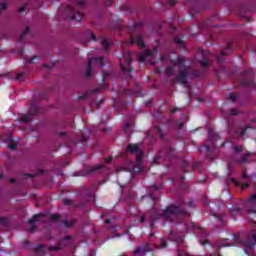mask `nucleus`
Returning <instances> with one entry per match:
<instances>
[{"instance_id": "f257e3e1", "label": "nucleus", "mask_w": 256, "mask_h": 256, "mask_svg": "<svg viewBox=\"0 0 256 256\" xmlns=\"http://www.w3.org/2000/svg\"><path fill=\"white\" fill-rule=\"evenodd\" d=\"M184 205L185 201L183 200V197H179L178 205L171 204L170 206L166 207L162 213L158 214L156 218H154V221H157L159 217H166V219H171L173 215H189L188 211L183 207Z\"/></svg>"}, {"instance_id": "f03ea898", "label": "nucleus", "mask_w": 256, "mask_h": 256, "mask_svg": "<svg viewBox=\"0 0 256 256\" xmlns=\"http://www.w3.org/2000/svg\"><path fill=\"white\" fill-rule=\"evenodd\" d=\"M219 141V135L215 133V131L209 130L208 132V144H204L199 148V151L201 153H204L208 159H215V156H213L211 153H219V150H217V142Z\"/></svg>"}, {"instance_id": "7ed1b4c3", "label": "nucleus", "mask_w": 256, "mask_h": 256, "mask_svg": "<svg viewBox=\"0 0 256 256\" xmlns=\"http://www.w3.org/2000/svg\"><path fill=\"white\" fill-rule=\"evenodd\" d=\"M73 6L69 5L65 9V13L69 21H77L78 23L83 21V12L81 7H85L87 2L85 0H73Z\"/></svg>"}, {"instance_id": "20e7f679", "label": "nucleus", "mask_w": 256, "mask_h": 256, "mask_svg": "<svg viewBox=\"0 0 256 256\" xmlns=\"http://www.w3.org/2000/svg\"><path fill=\"white\" fill-rule=\"evenodd\" d=\"M120 69L124 73H131L133 71V52L124 50L122 53V57L119 59Z\"/></svg>"}, {"instance_id": "39448f33", "label": "nucleus", "mask_w": 256, "mask_h": 256, "mask_svg": "<svg viewBox=\"0 0 256 256\" xmlns=\"http://www.w3.org/2000/svg\"><path fill=\"white\" fill-rule=\"evenodd\" d=\"M173 157H175V149L168 146L159 151L158 155L153 159V164L159 165L166 159H173Z\"/></svg>"}, {"instance_id": "423d86ee", "label": "nucleus", "mask_w": 256, "mask_h": 256, "mask_svg": "<svg viewBox=\"0 0 256 256\" xmlns=\"http://www.w3.org/2000/svg\"><path fill=\"white\" fill-rule=\"evenodd\" d=\"M247 129H251V125H247L246 127H243L241 124H236L234 126L231 125V123L228 124V132L230 135H236V137H244L247 133Z\"/></svg>"}, {"instance_id": "0eeeda50", "label": "nucleus", "mask_w": 256, "mask_h": 256, "mask_svg": "<svg viewBox=\"0 0 256 256\" xmlns=\"http://www.w3.org/2000/svg\"><path fill=\"white\" fill-rule=\"evenodd\" d=\"M93 63H96L97 65H99V67H105V58L104 57H98V58H92L90 60H88L87 63V69L85 71V77H87V79H91L92 77V71H93Z\"/></svg>"}, {"instance_id": "6e6552de", "label": "nucleus", "mask_w": 256, "mask_h": 256, "mask_svg": "<svg viewBox=\"0 0 256 256\" xmlns=\"http://www.w3.org/2000/svg\"><path fill=\"white\" fill-rule=\"evenodd\" d=\"M126 151L136 155V165H142L143 163V151L139 148L137 144H129Z\"/></svg>"}, {"instance_id": "1a4fd4ad", "label": "nucleus", "mask_w": 256, "mask_h": 256, "mask_svg": "<svg viewBox=\"0 0 256 256\" xmlns=\"http://www.w3.org/2000/svg\"><path fill=\"white\" fill-rule=\"evenodd\" d=\"M72 238L73 237L71 235L60 238V243L56 246H49L48 251H61L65 249V247L69 246V243H67V241H71Z\"/></svg>"}, {"instance_id": "9d476101", "label": "nucleus", "mask_w": 256, "mask_h": 256, "mask_svg": "<svg viewBox=\"0 0 256 256\" xmlns=\"http://www.w3.org/2000/svg\"><path fill=\"white\" fill-rule=\"evenodd\" d=\"M144 37L143 34L138 36L132 35L128 41V45H137L140 49H145V41H143Z\"/></svg>"}, {"instance_id": "9b49d317", "label": "nucleus", "mask_w": 256, "mask_h": 256, "mask_svg": "<svg viewBox=\"0 0 256 256\" xmlns=\"http://www.w3.org/2000/svg\"><path fill=\"white\" fill-rule=\"evenodd\" d=\"M151 251H153L151 244L143 243L134 250V255H147V253H151Z\"/></svg>"}, {"instance_id": "f8f14e48", "label": "nucleus", "mask_w": 256, "mask_h": 256, "mask_svg": "<svg viewBox=\"0 0 256 256\" xmlns=\"http://www.w3.org/2000/svg\"><path fill=\"white\" fill-rule=\"evenodd\" d=\"M246 203L252 204V205L248 206L247 213L249 215H251V214L255 215V213H256V192L248 197V199L246 200Z\"/></svg>"}, {"instance_id": "ddd939ff", "label": "nucleus", "mask_w": 256, "mask_h": 256, "mask_svg": "<svg viewBox=\"0 0 256 256\" xmlns=\"http://www.w3.org/2000/svg\"><path fill=\"white\" fill-rule=\"evenodd\" d=\"M43 217L45 216L42 214H35L30 220H28V223L30 224L29 233H35V231H37V225H35V223H37V221H44L41 220Z\"/></svg>"}, {"instance_id": "4468645a", "label": "nucleus", "mask_w": 256, "mask_h": 256, "mask_svg": "<svg viewBox=\"0 0 256 256\" xmlns=\"http://www.w3.org/2000/svg\"><path fill=\"white\" fill-rule=\"evenodd\" d=\"M188 75V72H185V70H179V73L175 78L176 83L187 85V83H189Z\"/></svg>"}, {"instance_id": "2eb2a0df", "label": "nucleus", "mask_w": 256, "mask_h": 256, "mask_svg": "<svg viewBox=\"0 0 256 256\" xmlns=\"http://www.w3.org/2000/svg\"><path fill=\"white\" fill-rule=\"evenodd\" d=\"M103 165H97L95 167L90 168L89 170L85 171H81V172H75L74 173V177H85V175H89L91 173H95V171H101V169H103Z\"/></svg>"}, {"instance_id": "dca6fc26", "label": "nucleus", "mask_w": 256, "mask_h": 256, "mask_svg": "<svg viewBox=\"0 0 256 256\" xmlns=\"http://www.w3.org/2000/svg\"><path fill=\"white\" fill-rule=\"evenodd\" d=\"M229 53H232L231 44H228V46L225 48V50L220 52V55L216 56L218 63H225V59H223L221 57H225V55H229Z\"/></svg>"}, {"instance_id": "f3484780", "label": "nucleus", "mask_w": 256, "mask_h": 256, "mask_svg": "<svg viewBox=\"0 0 256 256\" xmlns=\"http://www.w3.org/2000/svg\"><path fill=\"white\" fill-rule=\"evenodd\" d=\"M95 191H97V184H93L90 188L84 190V195L88 199H95Z\"/></svg>"}, {"instance_id": "a211bd4d", "label": "nucleus", "mask_w": 256, "mask_h": 256, "mask_svg": "<svg viewBox=\"0 0 256 256\" xmlns=\"http://www.w3.org/2000/svg\"><path fill=\"white\" fill-rule=\"evenodd\" d=\"M244 79L240 81V85H243L244 87H254L255 86V80L247 78V72H244Z\"/></svg>"}, {"instance_id": "6ab92c4d", "label": "nucleus", "mask_w": 256, "mask_h": 256, "mask_svg": "<svg viewBox=\"0 0 256 256\" xmlns=\"http://www.w3.org/2000/svg\"><path fill=\"white\" fill-rule=\"evenodd\" d=\"M189 169H191V164L189 161L183 159L181 160V171L182 173H189Z\"/></svg>"}, {"instance_id": "aec40b11", "label": "nucleus", "mask_w": 256, "mask_h": 256, "mask_svg": "<svg viewBox=\"0 0 256 256\" xmlns=\"http://www.w3.org/2000/svg\"><path fill=\"white\" fill-rule=\"evenodd\" d=\"M101 89H105V85H103L101 88H97V89L88 91V93L80 96L79 99H87V97H89V95H93V93H99V91H101Z\"/></svg>"}, {"instance_id": "412c9836", "label": "nucleus", "mask_w": 256, "mask_h": 256, "mask_svg": "<svg viewBox=\"0 0 256 256\" xmlns=\"http://www.w3.org/2000/svg\"><path fill=\"white\" fill-rule=\"evenodd\" d=\"M41 111L39 110V106L35 103L30 104V115H39Z\"/></svg>"}, {"instance_id": "4be33fe9", "label": "nucleus", "mask_w": 256, "mask_h": 256, "mask_svg": "<svg viewBox=\"0 0 256 256\" xmlns=\"http://www.w3.org/2000/svg\"><path fill=\"white\" fill-rule=\"evenodd\" d=\"M212 216L217 219V221L220 223L222 227H224V225H227V220H225V215H217L213 213Z\"/></svg>"}, {"instance_id": "5701e85b", "label": "nucleus", "mask_w": 256, "mask_h": 256, "mask_svg": "<svg viewBox=\"0 0 256 256\" xmlns=\"http://www.w3.org/2000/svg\"><path fill=\"white\" fill-rule=\"evenodd\" d=\"M45 245L39 244L37 247L34 248V253L36 255H45Z\"/></svg>"}, {"instance_id": "b1692460", "label": "nucleus", "mask_w": 256, "mask_h": 256, "mask_svg": "<svg viewBox=\"0 0 256 256\" xmlns=\"http://www.w3.org/2000/svg\"><path fill=\"white\" fill-rule=\"evenodd\" d=\"M154 247L155 249H167V240L161 238L160 244H155Z\"/></svg>"}, {"instance_id": "393cba45", "label": "nucleus", "mask_w": 256, "mask_h": 256, "mask_svg": "<svg viewBox=\"0 0 256 256\" xmlns=\"http://www.w3.org/2000/svg\"><path fill=\"white\" fill-rule=\"evenodd\" d=\"M251 155H253V153L247 152L240 159H238L237 162L238 163H247V160L249 159V157H251Z\"/></svg>"}, {"instance_id": "a878e982", "label": "nucleus", "mask_w": 256, "mask_h": 256, "mask_svg": "<svg viewBox=\"0 0 256 256\" xmlns=\"http://www.w3.org/2000/svg\"><path fill=\"white\" fill-rule=\"evenodd\" d=\"M154 131L156 135H158V137H160L161 139L165 138V134H163V129L160 128V126H154Z\"/></svg>"}, {"instance_id": "bb28decb", "label": "nucleus", "mask_w": 256, "mask_h": 256, "mask_svg": "<svg viewBox=\"0 0 256 256\" xmlns=\"http://www.w3.org/2000/svg\"><path fill=\"white\" fill-rule=\"evenodd\" d=\"M185 67V58L179 57L174 63V67Z\"/></svg>"}, {"instance_id": "cd10ccee", "label": "nucleus", "mask_w": 256, "mask_h": 256, "mask_svg": "<svg viewBox=\"0 0 256 256\" xmlns=\"http://www.w3.org/2000/svg\"><path fill=\"white\" fill-rule=\"evenodd\" d=\"M31 31V28L26 27L25 30L20 34L19 41H25V37Z\"/></svg>"}, {"instance_id": "c85d7f7f", "label": "nucleus", "mask_w": 256, "mask_h": 256, "mask_svg": "<svg viewBox=\"0 0 256 256\" xmlns=\"http://www.w3.org/2000/svg\"><path fill=\"white\" fill-rule=\"evenodd\" d=\"M101 45H102L104 51H107V49H109L111 43H109V40H107L106 38H103L101 41Z\"/></svg>"}, {"instance_id": "c756f323", "label": "nucleus", "mask_w": 256, "mask_h": 256, "mask_svg": "<svg viewBox=\"0 0 256 256\" xmlns=\"http://www.w3.org/2000/svg\"><path fill=\"white\" fill-rule=\"evenodd\" d=\"M188 75H191L192 77H201L203 73L200 70H192L188 71Z\"/></svg>"}, {"instance_id": "7c9ffc66", "label": "nucleus", "mask_w": 256, "mask_h": 256, "mask_svg": "<svg viewBox=\"0 0 256 256\" xmlns=\"http://www.w3.org/2000/svg\"><path fill=\"white\" fill-rule=\"evenodd\" d=\"M62 223H63L64 227L69 228V227H73V225H75V220L69 221V220L65 219L62 221Z\"/></svg>"}, {"instance_id": "2f4dec72", "label": "nucleus", "mask_w": 256, "mask_h": 256, "mask_svg": "<svg viewBox=\"0 0 256 256\" xmlns=\"http://www.w3.org/2000/svg\"><path fill=\"white\" fill-rule=\"evenodd\" d=\"M175 67L176 66H170L166 68V75H168V77H171V75L175 73Z\"/></svg>"}, {"instance_id": "473e14b6", "label": "nucleus", "mask_w": 256, "mask_h": 256, "mask_svg": "<svg viewBox=\"0 0 256 256\" xmlns=\"http://www.w3.org/2000/svg\"><path fill=\"white\" fill-rule=\"evenodd\" d=\"M238 97H239V95L237 93H230V95H229V99H230V101H232V103H235L237 101Z\"/></svg>"}, {"instance_id": "72a5a7b5", "label": "nucleus", "mask_w": 256, "mask_h": 256, "mask_svg": "<svg viewBox=\"0 0 256 256\" xmlns=\"http://www.w3.org/2000/svg\"><path fill=\"white\" fill-rule=\"evenodd\" d=\"M16 79H17V81H24L25 73L24 72L17 73L16 74Z\"/></svg>"}, {"instance_id": "f704fd0d", "label": "nucleus", "mask_w": 256, "mask_h": 256, "mask_svg": "<svg viewBox=\"0 0 256 256\" xmlns=\"http://www.w3.org/2000/svg\"><path fill=\"white\" fill-rule=\"evenodd\" d=\"M31 116V114H24L22 118H20V121L22 123H29V117Z\"/></svg>"}, {"instance_id": "c9c22d12", "label": "nucleus", "mask_w": 256, "mask_h": 256, "mask_svg": "<svg viewBox=\"0 0 256 256\" xmlns=\"http://www.w3.org/2000/svg\"><path fill=\"white\" fill-rule=\"evenodd\" d=\"M0 223L1 225H3L4 227H7L9 225V220H7V218L5 217H1L0 218Z\"/></svg>"}, {"instance_id": "e433bc0d", "label": "nucleus", "mask_w": 256, "mask_h": 256, "mask_svg": "<svg viewBox=\"0 0 256 256\" xmlns=\"http://www.w3.org/2000/svg\"><path fill=\"white\" fill-rule=\"evenodd\" d=\"M123 131L124 133H129V131H131V124L130 123L124 124Z\"/></svg>"}, {"instance_id": "4c0bfd02", "label": "nucleus", "mask_w": 256, "mask_h": 256, "mask_svg": "<svg viewBox=\"0 0 256 256\" xmlns=\"http://www.w3.org/2000/svg\"><path fill=\"white\" fill-rule=\"evenodd\" d=\"M183 121L182 120H177L175 123V126L177 127V129H183Z\"/></svg>"}, {"instance_id": "58836bf2", "label": "nucleus", "mask_w": 256, "mask_h": 256, "mask_svg": "<svg viewBox=\"0 0 256 256\" xmlns=\"http://www.w3.org/2000/svg\"><path fill=\"white\" fill-rule=\"evenodd\" d=\"M217 247H218L219 251H221V249H223V247H231V245L227 244V243H218Z\"/></svg>"}, {"instance_id": "ea45409f", "label": "nucleus", "mask_w": 256, "mask_h": 256, "mask_svg": "<svg viewBox=\"0 0 256 256\" xmlns=\"http://www.w3.org/2000/svg\"><path fill=\"white\" fill-rule=\"evenodd\" d=\"M239 114V110L237 108H231L230 109V115L235 116Z\"/></svg>"}, {"instance_id": "a19ab883", "label": "nucleus", "mask_w": 256, "mask_h": 256, "mask_svg": "<svg viewBox=\"0 0 256 256\" xmlns=\"http://www.w3.org/2000/svg\"><path fill=\"white\" fill-rule=\"evenodd\" d=\"M8 149H10L11 151H15V149H17V143H9Z\"/></svg>"}, {"instance_id": "79ce46f5", "label": "nucleus", "mask_w": 256, "mask_h": 256, "mask_svg": "<svg viewBox=\"0 0 256 256\" xmlns=\"http://www.w3.org/2000/svg\"><path fill=\"white\" fill-rule=\"evenodd\" d=\"M88 35H90L92 41H97V36H95V33H93V31L88 30Z\"/></svg>"}, {"instance_id": "37998d69", "label": "nucleus", "mask_w": 256, "mask_h": 256, "mask_svg": "<svg viewBox=\"0 0 256 256\" xmlns=\"http://www.w3.org/2000/svg\"><path fill=\"white\" fill-rule=\"evenodd\" d=\"M139 61H140V63H145V61H147V55L141 54L139 56Z\"/></svg>"}, {"instance_id": "c03bdc74", "label": "nucleus", "mask_w": 256, "mask_h": 256, "mask_svg": "<svg viewBox=\"0 0 256 256\" xmlns=\"http://www.w3.org/2000/svg\"><path fill=\"white\" fill-rule=\"evenodd\" d=\"M200 65H201V67L207 68V67H209V61L202 60V61H200Z\"/></svg>"}, {"instance_id": "a18cd8bd", "label": "nucleus", "mask_w": 256, "mask_h": 256, "mask_svg": "<svg viewBox=\"0 0 256 256\" xmlns=\"http://www.w3.org/2000/svg\"><path fill=\"white\" fill-rule=\"evenodd\" d=\"M37 61H39V57L33 56L28 60V63H37Z\"/></svg>"}, {"instance_id": "49530a36", "label": "nucleus", "mask_w": 256, "mask_h": 256, "mask_svg": "<svg viewBox=\"0 0 256 256\" xmlns=\"http://www.w3.org/2000/svg\"><path fill=\"white\" fill-rule=\"evenodd\" d=\"M5 9H7V3L5 2H0V13L1 11H5Z\"/></svg>"}, {"instance_id": "de8ad7c7", "label": "nucleus", "mask_w": 256, "mask_h": 256, "mask_svg": "<svg viewBox=\"0 0 256 256\" xmlns=\"http://www.w3.org/2000/svg\"><path fill=\"white\" fill-rule=\"evenodd\" d=\"M104 5L106 7H111L113 5V0H104Z\"/></svg>"}, {"instance_id": "09e8293b", "label": "nucleus", "mask_w": 256, "mask_h": 256, "mask_svg": "<svg viewBox=\"0 0 256 256\" xmlns=\"http://www.w3.org/2000/svg\"><path fill=\"white\" fill-rule=\"evenodd\" d=\"M50 219H51V221H59V215H57V214H52V215L50 216Z\"/></svg>"}, {"instance_id": "8fccbe9b", "label": "nucleus", "mask_w": 256, "mask_h": 256, "mask_svg": "<svg viewBox=\"0 0 256 256\" xmlns=\"http://www.w3.org/2000/svg\"><path fill=\"white\" fill-rule=\"evenodd\" d=\"M234 151L235 153H241V151H243V146H235Z\"/></svg>"}, {"instance_id": "3c124183", "label": "nucleus", "mask_w": 256, "mask_h": 256, "mask_svg": "<svg viewBox=\"0 0 256 256\" xmlns=\"http://www.w3.org/2000/svg\"><path fill=\"white\" fill-rule=\"evenodd\" d=\"M140 27H143V22L134 23V29H140Z\"/></svg>"}, {"instance_id": "603ef678", "label": "nucleus", "mask_w": 256, "mask_h": 256, "mask_svg": "<svg viewBox=\"0 0 256 256\" xmlns=\"http://www.w3.org/2000/svg\"><path fill=\"white\" fill-rule=\"evenodd\" d=\"M230 181H231V183H234V185H236V187H239L241 185V183H239V181H237V179H235V178H231Z\"/></svg>"}, {"instance_id": "864d4df0", "label": "nucleus", "mask_w": 256, "mask_h": 256, "mask_svg": "<svg viewBox=\"0 0 256 256\" xmlns=\"http://www.w3.org/2000/svg\"><path fill=\"white\" fill-rule=\"evenodd\" d=\"M176 4H177V0H169L168 1V5H170V7H175Z\"/></svg>"}, {"instance_id": "5fc2aeb1", "label": "nucleus", "mask_w": 256, "mask_h": 256, "mask_svg": "<svg viewBox=\"0 0 256 256\" xmlns=\"http://www.w3.org/2000/svg\"><path fill=\"white\" fill-rule=\"evenodd\" d=\"M174 43H177L178 45H183V40L180 38H174Z\"/></svg>"}, {"instance_id": "6e6d98bb", "label": "nucleus", "mask_w": 256, "mask_h": 256, "mask_svg": "<svg viewBox=\"0 0 256 256\" xmlns=\"http://www.w3.org/2000/svg\"><path fill=\"white\" fill-rule=\"evenodd\" d=\"M176 180H177V181H185V176H183V175H177V176H176Z\"/></svg>"}, {"instance_id": "4d7b16f0", "label": "nucleus", "mask_w": 256, "mask_h": 256, "mask_svg": "<svg viewBox=\"0 0 256 256\" xmlns=\"http://www.w3.org/2000/svg\"><path fill=\"white\" fill-rule=\"evenodd\" d=\"M24 11H27V6H22L18 9V13H24Z\"/></svg>"}, {"instance_id": "13d9d810", "label": "nucleus", "mask_w": 256, "mask_h": 256, "mask_svg": "<svg viewBox=\"0 0 256 256\" xmlns=\"http://www.w3.org/2000/svg\"><path fill=\"white\" fill-rule=\"evenodd\" d=\"M138 221L139 223H145V221H147V217H145V215H142Z\"/></svg>"}, {"instance_id": "bf43d9fd", "label": "nucleus", "mask_w": 256, "mask_h": 256, "mask_svg": "<svg viewBox=\"0 0 256 256\" xmlns=\"http://www.w3.org/2000/svg\"><path fill=\"white\" fill-rule=\"evenodd\" d=\"M161 187H163V184H160L159 186L152 185V188L154 189V191H159V189H161Z\"/></svg>"}, {"instance_id": "052dcab7", "label": "nucleus", "mask_w": 256, "mask_h": 256, "mask_svg": "<svg viewBox=\"0 0 256 256\" xmlns=\"http://www.w3.org/2000/svg\"><path fill=\"white\" fill-rule=\"evenodd\" d=\"M249 187H251V184L245 182L242 184V189H249Z\"/></svg>"}, {"instance_id": "680f3d73", "label": "nucleus", "mask_w": 256, "mask_h": 256, "mask_svg": "<svg viewBox=\"0 0 256 256\" xmlns=\"http://www.w3.org/2000/svg\"><path fill=\"white\" fill-rule=\"evenodd\" d=\"M144 55H146V57H151V55H153V51H151V50H146V52L144 53Z\"/></svg>"}, {"instance_id": "e2e57ef3", "label": "nucleus", "mask_w": 256, "mask_h": 256, "mask_svg": "<svg viewBox=\"0 0 256 256\" xmlns=\"http://www.w3.org/2000/svg\"><path fill=\"white\" fill-rule=\"evenodd\" d=\"M177 111H181V108L175 107V108L171 111V113H172V114H175V113H177Z\"/></svg>"}, {"instance_id": "0e129e2a", "label": "nucleus", "mask_w": 256, "mask_h": 256, "mask_svg": "<svg viewBox=\"0 0 256 256\" xmlns=\"http://www.w3.org/2000/svg\"><path fill=\"white\" fill-rule=\"evenodd\" d=\"M228 170L230 171L231 175V173H233V165H231V163H228Z\"/></svg>"}, {"instance_id": "69168bd1", "label": "nucleus", "mask_w": 256, "mask_h": 256, "mask_svg": "<svg viewBox=\"0 0 256 256\" xmlns=\"http://www.w3.org/2000/svg\"><path fill=\"white\" fill-rule=\"evenodd\" d=\"M63 203H64V205H71V200L64 199Z\"/></svg>"}, {"instance_id": "338daca9", "label": "nucleus", "mask_w": 256, "mask_h": 256, "mask_svg": "<svg viewBox=\"0 0 256 256\" xmlns=\"http://www.w3.org/2000/svg\"><path fill=\"white\" fill-rule=\"evenodd\" d=\"M197 167H199V163L198 162L192 164L191 169H197Z\"/></svg>"}, {"instance_id": "774afa93", "label": "nucleus", "mask_w": 256, "mask_h": 256, "mask_svg": "<svg viewBox=\"0 0 256 256\" xmlns=\"http://www.w3.org/2000/svg\"><path fill=\"white\" fill-rule=\"evenodd\" d=\"M209 256H222L221 253H213V254H210Z\"/></svg>"}]
</instances>
